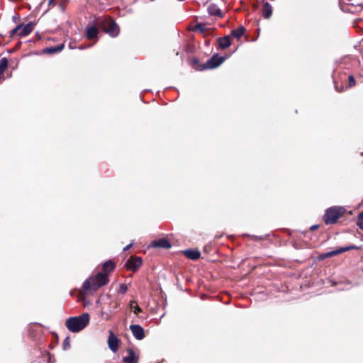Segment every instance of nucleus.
Segmentation results:
<instances>
[{
  "label": "nucleus",
  "instance_id": "obj_11",
  "mask_svg": "<svg viewBox=\"0 0 363 363\" xmlns=\"http://www.w3.org/2000/svg\"><path fill=\"white\" fill-rule=\"evenodd\" d=\"M152 245L154 247H161L164 249H169L172 247L169 241L165 238L154 240L152 243Z\"/></svg>",
  "mask_w": 363,
  "mask_h": 363
},
{
  "label": "nucleus",
  "instance_id": "obj_27",
  "mask_svg": "<svg viewBox=\"0 0 363 363\" xmlns=\"http://www.w3.org/2000/svg\"><path fill=\"white\" fill-rule=\"evenodd\" d=\"M64 345H69V338L68 337L65 340Z\"/></svg>",
  "mask_w": 363,
  "mask_h": 363
},
{
  "label": "nucleus",
  "instance_id": "obj_23",
  "mask_svg": "<svg viewBox=\"0 0 363 363\" xmlns=\"http://www.w3.org/2000/svg\"><path fill=\"white\" fill-rule=\"evenodd\" d=\"M349 84L350 86H353L355 84V80L353 76L350 75L349 77Z\"/></svg>",
  "mask_w": 363,
  "mask_h": 363
},
{
  "label": "nucleus",
  "instance_id": "obj_1",
  "mask_svg": "<svg viewBox=\"0 0 363 363\" xmlns=\"http://www.w3.org/2000/svg\"><path fill=\"white\" fill-rule=\"evenodd\" d=\"M103 273L99 272L95 277H91L83 284V290L96 291L99 288L106 285L108 282V274L115 268V263L112 260H108L103 264Z\"/></svg>",
  "mask_w": 363,
  "mask_h": 363
},
{
  "label": "nucleus",
  "instance_id": "obj_31",
  "mask_svg": "<svg viewBox=\"0 0 363 363\" xmlns=\"http://www.w3.org/2000/svg\"><path fill=\"white\" fill-rule=\"evenodd\" d=\"M105 319H106V320H108V319H109V316H108V315H106Z\"/></svg>",
  "mask_w": 363,
  "mask_h": 363
},
{
  "label": "nucleus",
  "instance_id": "obj_25",
  "mask_svg": "<svg viewBox=\"0 0 363 363\" xmlns=\"http://www.w3.org/2000/svg\"><path fill=\"white\" fill-rule=\"evenodd\" d=\"M196 28L199 30L200 31H203V27L201 24H197L196 26Z\"/></svg>",
  "mask_w": 363,
  "mask_h": 363
},
{
  "label": "nucleus",
  "instance_id": "obj_2",
  "mask_svg": "<svg viewBox=\"0 0 363 363\" xmlns=\"http://www.w3.org/2000/svg\"><path fill=\"white\" fill-rule=\"evenodd\" d=\"M90 317L87 313L79 316L71 317L66 320V327L72 333L82 330L89 323Z\"/></svg>",
  "mask_w": 363,
  "mask_h": 363
},
{
  "label": "nucleus",
  "instance_id": "obj_21",
  "mask_svg": "<svg viewBox=\"0 0 363 363\" xmlns=\"http://www.w3.org/2000/svg\"><path fill=\"white\" fill-rule=\"evenodd\" d=\"M357 224L358 227H363V211L358 215Z\"/></svg>",
  "mask_w": 363,
  "mask_h": 363
},
{
  "label": "nucleus",
  "instance_id": "obj_14",
  "mask_svg": "<svg viewBox=\"0 0 363 363\" xmlns=\"http://www.w3.org/2000/svg\"><path fill=\"white\" fill-rule=\"evenodd\" d=\"M128 356L124 357L123 361L124 363H137L138 358L135 356L134 351L132 349H128Z\"/></svg>",
  "mask_w": 363,
  "mask_h": 363
},
{
  "label": "nucleus",
  "instance_id": "obj_26",
  "mask_svg": "<svg viewBox=\"0 0 363 363\" xmlns=\"http://www.w3.org/2000/svg\"><path fill=\"white\" fill-rule=\"evenodd\" d=\"M132 245H133L132 243L128 245L126 247H124L123 251H126V250H129Z\"/></svg>",
  "mask_w": 363,
  "mask_h": 363
},
{
  "label": "nucleus",
  "instance_id": "obj_15",
  "mask_svg": "<svg viewBox=\"0 0 363 363\" xmlns=\"http://www.w3.org/2000/svg\"><path fill=\"white\" fill-rule=\"evenodd\" d=\"M99 31L98 29L95 26H89L86 30V35L88 39L91 40L94 38H96L98 35Z\"/></svg>",
  "mask_w": 363,
  "mask_h": 363
},
{
  "label": "nucleus",
  "instance_id": "obj_17",
  "mask_svg": "<svg viewBox=\"0 0 363 363\" xmlns=\"http://www.w3.org/2000/svg\"><path fill=\"white\" fill-rule=\"evenodd\" d=\"M272 13V7L269 3H265L262 9V15L265 18H269Z\"/></svg>",
  "mask_w": 363,
  "mask_h": 363
},
{
  "label": "nucleus",
  "instance_id": "obj_4",
  "mask_svg": "<svg viewBox=\"0 0 363 363\" xmlns=\"http://www.w3.org/2000/svg\"><path fill=\"white\" fill-rule=\"evenodd\" d=\"M35 24L33 23H28L26 25L20 24L16 26L13 30L10 31V37H13L14 35H17L19 37H24L30 34L33 30Z\"/></svg>",
  "mask_w": 363,
  "mask_h": 363
},
{
  "label": "nucleus",
  "instance_id": "obj_32",
  "mask_svg": "<svg viewBox=\"0 0 363 363\" xmlns=\"http://www.w3.org/2000/svg\"><path fill=\"white\" fill-rule=\"evenodd\" d=\"M54 0H50V3H52Z\"/></svg>",
  "mask_w": 363,
  "mask_h": 363
},
{
  "label": "nucleus",
  "instance_id": "obj_3",
  "mask_svg": "<svg viewBox=\"0 0 363 363\" xmlns=\"http://www.w3.org/2000/svg\"><path fill=\"white\" fill-rule=\"evenodd\" d=\"M345 209L341 206H333L327 209L323 216L326 225L335 224L344 214Z\"/></svg>",
  "mask_w": 363,
  "mask_h": 363
},
{
  "label": "nucleus",
  "instance_id": "obj_10",
  "mask_svg": "<svg viewBox=\"0 0 363 363\" xmlns=\"http://www.w3.org/2000/svg\"><path fill=\"white\" fill-rule=\"evenodd\" d=\"M130 329L133 336L139 340H143L145 337V332L143 328L139 325H131Z\"/></svg>",
  "mask_w": 363,
  "mask_h": 363
},
{
  "label": "nucleus",
  "instance_id": "obj_13",
  "mask_svg": "<svg viewBox=\"0 0 363 363\" xmlns=\"http://www.w3.org/2000/svg\"><path fill=\"white\" fill-rule=\"evenodd\" d=\"M208 13L211 16H215L218 17H222L223 13L220 9L218 7L217 5L214 4H210L207 6Z\"/></svg>",
  "mask_w": 363,
  "mask_h": 363
},
{
  "label": "nucleus",
  "instance_id": "obj_8",
  "mask_svg": "<svg viewBox=\"0 0 363 363\" xmlns=\"http://www.w3.org/2000/svg\"><path fill=\"white\" fill-rule=\"evenodd\" d=\"M225 60V57L213 55L204 65V69H214L220 65Z\"/></svg>",
  "mask_w": 363,
  "mask_h": 363
},
{
  "label": "nucleus",
  "instance_id": "obj_16",
  "mask_svg": "<svg viewBox=\"0 0 363 363\" xmlns=\"http://www.w3.org/2000/svg\"><path fill=\"white\" fill-rule=\"evenodd\" d=\"M218 41L219 46L222 49H225L231 45V40H230V36H228V35H226L223 38H220L218 40Z\"/></svg>",
  "mask_w": 363,
  "mask_h": 363
},
{
  "label": "nucleus",
  "instance_id": "obj_18",
  "mask_svg": "<svg viewBox=\"0 0 363 363\" xmlns=\"http://www.w3.org/2000/svg\"><path fill=\"white\" fill-rule=\"evenodd\" d=\"M245 31V28L243 26H240L237 29L233 30L231 31V35L234 38L238 39L240 38Z\"/></svg>",
  "mask_w": 363,
  "mask_h": 363
},
{
  "label": "nucleus",
  "instance_id": "obj_20",
  "mask_svg": "<svg viewBox=\"0 0 363 363\" xmlns=\"http://www.w3.org/2000/svg\"><path fill=\"white\" fill-rule=\"evenodd\" d=\"M8 67V60L6 57H3L0 60V74H4L5 70Z\"/></svg>",
  "mask_w": 363,
  "mask_h": 363
},
{
  "label": "nucleus",
  "instance_id": "obj_28",
  "mask_svg": "<svg viewBox=\"0 0 363 363\" xmlns=\"http://www.w3.org/2000/svg\"><path fill=\"white\" fill-rule=\"evenodd\" d=\"M133 303H134V301H130V307H131V308H134V307H133Z\"/></svg>",
  "mask_w": 363,
  "mask_h": 363
},
{
  "label": "nucleus",
  "instance_id": "obj_19",
  "mask_svg": "<svg viewBox=\"0 0 363 363\" xmlns=\"http://www.w3.org/2000/svg\"><path fill=\"white\" fill-rule=\"evenodd\" d=\"M63 47H64V45H59L57 47L48 48L45 49L44 52L46 53H50V54L58 52H60L63 49Z\"/></svg>",
  "mask_w": 363,
  "mask_h": 363
},
{
  "label": "nucleus",
  "instance_id": "obj_24",
  "mask_svg": "<svg viewBox=\"0 0 363 363\" xmlns=\"http://www.w3.org/2000/svg\"><path fill=\"white\" fill-rule=\"evenodd\" d=\"M141 311H142V309L138 306H134L133 312L135 314H138Z\"/></svg>",
  "mask_w": 363,
  "mask_h": 363
},
{
  "label": "nucleus",
  "instance_id": "obj_7",
  "mask_svg": "<svg viewBox=\"0 0 363 363\" xmlns=\"http://www.w3.org/2000/svg\"><path fill=\"white\" fill-rule=\"evenodd\" d=\"M357 249H359V247L355 245H349V246H346V247H340L337 250H332V251L328 252L326 253L322 254L320 256V258L325 259V258H328V257H330L333 256L337 255L340 253L349 251L350 250H357Z\"/></svg>",
  "mask_w": 363,
  "mask_h": 363
},
{
  "label": "nucleus",
  "instance_id": "obj_29",
  "mask_svg": "<svg viewBox=\"0 0 363 363\" xmlns=\"http://www.w3.org/2000/svg\"><path fill=\"white\" fill-rule=\"evenodd\" d=\"M311 227L316 228V227H319V225H312Z\"/></svg>",
  "mask_w": 363,
  "mask_h": 363
},
{
  "label": "nucleus",
  "instance_id": "obj_5",
  "mask_svg": "<svg viewBox=\"0 0 363 363\" xmlns=\"http://www.w3.org/2000/svg\"><path fill=\"white\" fill-rule=\"evenodd\" d=\"M103 30L111 37H115L119 33V27L111 19H106L101 22Z\"/></svg>",
  "mask_w": 363,
  "mask_h": 363
},
{
  "label": "nucleus",
  "instance_id": "obj_12",
  "mask_svg": "<svg viewBox=\"0 0 363 363\" xmlns=\"http://www.w3.org/2000/svg\"><path fill=\"white\" fill-rule=\"evenodd\" d=\"M183 255H184L187 258L191 260H196L201 257V253L198 250L189 249L182 251Z\"/></svg>",
  "mask_w": 363,
  "mask_h": 363
},
{
  "label": "nucleus",
  "instance_id": "obj_22",
  "mask_svg": "<svg viewBox=\"0 0 363 363\" xmlns=\"http://www.w3.org/2000/svg\"><path fill=\"white\" fill-rule=\"evenodd\" d=\"M127 290H128L127 286L124 284H121L120 285L118 292L121 294H125L127 291Z\"/></svg>",
  "mask_w": 363,
  "mask_h": 363
},
{
  "label": "nucleus",
  "instance_id": "obj_30",
  "mask_svg": "<svg viewBox=\"0 0 363 363\" xmlns=\"http://www.w3.org/2000/svg\"><path fill=\"white\" fill-rule=\"evenodd\" d=\"M104 315H105V312H101V316H104Z\"/></svg>",
  "mask_w": 363,
  "mask_h": 363
},
{
  "label": "nucleus",
  "instance_id": "obj_6",
  "mask_svg": "<svg viewBox=\"0 0 363 363\" xmlns=\"http://www.w3.org/2000/svg\"><path fill=\"white\" fill-rule=\"evenodd\" d=\"M143 259L140 257L131 256L125 262V267L128 270L136 272L142 265Z\"/></svg>",
  "mask_w": 363,
  "mask_h": 363
},
{
  "label": "nucleus",
  "instance_id": "obj_9",
  "mask_svg": "<svg viewBox=\"0 0 363 363\" xmlns=\"http://www.w3.org/2000/svg\"><path fill=\"white\" fill-rule=\"evenodd\" d=\"M108 346L109 349L113 352H116L118 350V338L114 335L112 330H109L108 337Z\"/></svg>",
  "mask_w": 363,
  "mask_h": 363
}]
</instances>
